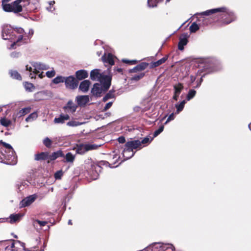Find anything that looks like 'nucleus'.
I'll return each mask as SVG.
<instances>
[{"instance_id":"obj_1","label":"nucleus","mask_w":251,"mask_h":251,"mask_svg":"<svg viewBox=\"0 0 251 251\" xmlns=\"http://www.w3.org/2000/svg\"><path fill=\"white\" fill-rule=\"evenodd\" d=\"M24 34H26L24 29L20 27H12L10 25H6L2 27L3 39L11 40L13 42L9 48V49H14L15 46L21 45V42L26 40L25 38H24Z\"/></svg>"},{"instance_id":"obj_2","label":"nucleus","mask_w":251,"mask_h":251,"mask_svg":"<svg viewBox=\"0 0 251 251\" xmlns=\"http://www.w3.org/2000/svg\"><path fill=\"white\" fill-rule=\"evenodd\" d=\"M1 144L5 147V150L3 152L1 151V155H0V159L1 162L6 160V162H4L6 164L13 165L17 163V158L16 153L12 147V146L5 142H1Z\"/></svg>"},{"instance_id":"obj_3","label":"nucleus","mask_w":251,"mask_h":251,"mask_svg":"<svg viewBox=\"0 0 251 251\" xmlns=\"http://www.w3.org/2000/svg\"><path fill=\"white\" fill-rule=\"evenodd\" d=\"M111 76H106L102 79L100 83L94 84L91 90L92 94L97 97H100L101 94L107 91L111 85Z\"/></svg>"},{"instance_id":"obj_4","label":"nucleus","mask_w":251,"mask_h":251,"mask_svg":"<svg viewBox=\"0 0 251 251\" xmlns=\"http://www.w3.org/2000/svg\"><path fill=\"white\" fill-rule=\"evenodd\" d=\"M141 146L140 141L135 140L127 142L123 151V156L127 160L132 157L135 154L133 151Z\"/></svg>"},{"instance_id":"obj_5","label":"nucleus","mask_w":251,"mask_h":251,"mask_svg":"<svg viewBox=\"0 0 251 251\" xmlns=\"http://www.w3.org/2000/svg\"><path fill=\"white\" fill-rule=\"evenodd\" d=\"M32 66L27 65L25 66L26 71L29 72V76L31 78H35V76L40 70H46L49 68V67L43 63L40 62H32Z\"/></svg>"},{"instance_id":"obj_6","label":"nucleus","mask_w":251,"mask_h":251,"mask_svg":"<svg viewBox=\"0 0 251 251\" xmlns=\"http://www.w3.org/2000/svg\"><path fill=\"white\" fill-rule=\"evenodd\" d=\"M221 8H225L224 12H218V19L226 24H228L236 19V16L233 11L226 7H221Z\"/></svg>"},{"instance_id":"obj_7","label":"nucleus","mask_w":251,"mask_h":251,"mask_svg":"<svg viewBox=\"0 0 251 251\" xmlns=\"http://www.w3.org/2000/svg\"><path fill=\"white\" fill-rule=\"evenodd\" d=\"M100 146L91 144H79L76 145V152L79 154H84L87 151L97 149Z\"/></svg>"},{"instance_id":"obj_8","label":"nucleus","mask_w":251,"mask_h":251,"mask_svg":"<svg viewBox=\"0 0 251 251\" xmlns=\"http://www.w3.org/2000/svg\"><path fill=\"white\" fill-rule=\"evenodd\" d=\"M3 10L7 12H13L14 13H18L23 10L22 5L15 4V1L11 4L5 3L2 4Z\"/></svg>"},{"instance_id":"obj_9","label":"nucleus","mask_w":251,"mask_h":251,"mask_svg":"<svg viewBox=\"0 0 251 251\" xmlns=\"http://www.w3.org/2000/svg\"><path fill=\"white\" fill-rule=\"evenodd\" d=\"M64 82L66 88L73 90L76 88L78 84V80L72 75L65 77Z\"/></svg>"},{"instance_id":"obj_10","label":"nucleus","mask_w":251,"mask_h":251,"mask_svg":"<svg viewBox=\"0 0 251 251\" xmlns=\"http://www.w3.org/2000/svg\"><path fill=\"white\" fill-rule=\"evenodd\" d=\"M106 76H110L109 75H104L103 74H101L100 72V70L99 69H94L91 71L90 73V78L93 80H99L100 82H101L102 79Z\"/></svg>"},{"instance_id":"obj_11","label":"nucleus","mask_w":251,"mask_h":251,"mask_svg":"<svg viewBox=\"0 0 251 251\" xmlns=\"http://www.w3.org/2000/svg\"><path fill=\"white\" fill-rule=\"evenodd\" d=\"M77 106L72 100H69L67 104L63 106V109L67 113L73 114L75 112Z\"/></svg>"},{"instance_id":"obj_12","label":"nucleus","mask_w":251,"mask_h":251,"mask_svg":"<svg viewBox=\"0 0 251 251\" xmlns=\"http://www.w3.org/2000/svg\"><path fill=\"white\" fill-rule=\"evenodd\" d=\"M114 56L111 53L106 54L105 53L102 56L101 59L105 66L108 65L111 66L114 64Z\"/></svg>"},{"instance_id":"obj_13","label":"nucleus","mask_w":251,"mask_h":251,"mask_svg":"<svg viewBox=\"0 0 251 251\" xmlns=\"http://www.w3.org/2000/svg\"><path fill=\"white\" fill-rule=\"evenodd\" d=\"M36 196L34 195H30L23 199L20 203V207L28 206L33 202L36 200Z\"/></svg>"},{"instance_id":"obj_14","label":"nucleus","mask_w":251,"mask_h":251,"mask_svg":"<svg viewBox=\"0 0 251 251\" xmlns=\"http://www.w3.org/2000/svg\"><path fill=\"white\" fill-rule=\"evenodd\" d=\"M188 36L187 34H183L181 35L179 39L178 43V49L180 50H183L184 46H186L188 42Z\"/></svg>"},{"instance_id":"obj_15","label":"nucleus","mask_w":251,"mask_h":251,"mask_svg":"<svg viewBox=\"0 0 251 251\" xmlns=\"http://www.w3.org/2000/svg\"><path fill=\"white\" fill-rule=\"evenodd\" d=\"M75 100L78 105L83 106L89 102V98L87 95L78 96L76 97Z\"/></svg>"},{"instance_id":"obj_16","label":"nucleus","mask_w":251,"mask_h":251,"mask_svg":"<svg viewBox=\"0 0 251 251\" xmlns=\"http://www.w3.org/2000/svg\"><path fill=\"white\" fill-rule=\"evenodd\" d=\"M22 215L20 213L11 214L9 218L7 219V221L11 224L18 222L20 221Z\"/></svg>"},{"instance_id":"obj_17","label":"nucleus","mask_w":251,"mask_h":251,"mask_svg":"<svg viewBox=\"0 0 251 251\" xmlns=\"http://www.w3.org/2000/svg\"><path fill=\"white\" fill-rule=\"evenodd\" d=\"M226 10L225 8L219 7V8L207 10L206 11H205L204 12H202L200 13L199 14L201 15L209 16L210 15H211V14H213L214 13H216L218 14V12H224V11H223V10Z\"/></svg>"},{"instance_id":"obj_18","label":"nucleus","mask_w":251,"mask_h":251,"mask_svg":"<svg viewBox=\"0 0 251 251\" xmlns=\"http://www.w3.org/2000/svg\"><path fill=\"white\" fill-rule=\"evenodd\" d=\"M91 85V82L89 80H84L81 82L79 86V90L83 93H86L89 90Z\"/></svg>"},{"instance_id":"obj_19","label":"nucleus","mask_w":251,"mask_h":251,"mask_svg":"<svg viewBox=\"0 0 251 251\" xmlns=\"http://www.w3.org/2000/svg\"><path fill=\"white\" fill-rule=\"evenodd\" d=\"M75 76L78 80H82L88 76V73L86 70H80L75 72Z\"/></svg>"},{"instance_id":"obj_20","label":"nucleus","mask_w":251,"mask_h":251,"mask_svg":"<svg viewBox=\"0 0 251 251\" xmlns=\"http://www.w3.org/2000/svg\"><path fill=\"white\" fill-rule=\"evenodd\" d=\"M70 119V116L68 114H60L58 118H55L54 122L56 124H63L65 121Z\"/></svg>"},{"instance_id":"obj_21","label":"nucleus","mask_w":251,"mask_h":251,"mask_svg":"<svg viewBox=\"0 0 251 251\" xmlns=\"http://www.w3.org/2000/svg\"><path fill=\"white\" fill-rule=\"evenodd\" d=\"M149 65V63L146 62H142L138 64L135 67H134L131 70V72L135 73L139 71H142L144 70L147 68Z\"/></svg>"},{"instance_id":"obj_22","label":"nucleus","mask_w":251,"mask_h":251,"mask_svg":"<svg viewBox=\"0 0 251 251\" xmlns=\"http://www.w3.org/2000/svg\"><path fill=\"white\" fill-rule=\"evenodd\" d=\"M49 159V153L47 152H42L35 155V160L37 161L45 160Z\"/></svg>"},{"instance_id":"obj_23","label":"nucleus","mask_w":251,"mask_h":251,"mask_svg":"<svg viewBox=\"0 0 251 251\" xmlns=\"http://www.w3.org/2000/svg\"><path fill=\"white\" fill-rule=\"evenodd\" d=\"M64 154L63 151L61 150L57 151L52 152L50 155H49V159L53 161L59 157H63Z\"/></svg>"},{"instance_id":"obj_24","label":"nucleus","mask_w":251,"mask_h":251,"mask_svg":"<svg viewBox=\"0 0 251 251\" xmlns=\"http://www.w3.org/2000/svg\"><path fill=\"white\" fill-rule=\"evenodd\" d=\"M151 107V104L147 102V106L140 105L136 106L134 107L133 110L135 112H138L140 111L142 112H145L148 110Z\"/></svg>"},{"instance_id":"obj_25","label":"nucleus","mask_w":251,"mask_h":251,"mask_svg":"<svg viewBox=\"0 0 251 251\" xmlns=\"http://www.w3.org/2000/svg\"><path fill=\"white\" fill-rule=\"evenodd\" d=\"M9 74L11 78L17 80H22L21 75L16 70H11L9 72Z\"/></svg>"},{"instance_id":"obj_26","label":"nucleus","mask_w":251,"mask_h":251,"mask_svg":"<svg viewBox=\"0 0 251 251\" xmlns=\"http://www.w3.org/2000/svg\"><path fill=\"white\" fill-rule=\"evenodd\" d=\"M168 56L167 55L156 62H152L151 64V67L154 68L159 66L164 63L168 59Z\"/></svg>"},{"instance_id":"obj_27","label":"nucleus","mask_w":251,"mask_h":251,"mask_svg":"<svg viewBox=\"0 0 251 251\" xmlns=\"http://www.w3.org/2000/svg\"><path fill=\"white\" fill-rule=\"evenodd\" d=\"M183 85L182 83H178L174 85V93L180 95L181 91L183 89Z\"/></svg>"},{"instance_id":"obj_28","label":"nucleus","mask_w":251,"mask_h":251,"mask_svg":"<svg viewBox=\"0 0 251 251\" xmlns=\"http://www.w3.org/2000/svg\"><path fill=\"white\" fill-rule=\"evenodd\" d=\"M186 103L185 100H182L180 103L176 104L175 106L176 108V113L178 114L182 111L184 108L185 104Z\"/></svg>"},{"instance_id":"obj_29","label":"nucleus","mask_w":251,"mask_h":251,"mask_svg":"<svg viewBox=\"0 0 251 251\" xmlns=\"http://www.w3.org/2000/svg\"><path fill=\"white\" fill-rule=\"evenodd\" d=\"M115 91L114 90H110L106 94V95L103 98L102 100L104 102L106 101L109 99H113L115 98L114 95Z\"/></svg>"},{"instance_id":"obj_30","label":"nucleus","mask_w":251,"mask_h":251,"mask_svg":"<svg viewBox=\"0 0 251 251\" xmlns=\"http://www.w3.org/2000/svg\"><path fill=\"white\" fill-rule=\"evenodd\" d=\"M160 248L162 251H165L169 249H171L172 251L175 250V247L172 244L162 243Z\"/></svg>"},{"instance_id":"obj_31","label":"nucleus","mask_w":251,"mask_h":251,"mask_svg":"<svg viewBox=\"0 0 251 251\" xmlns=\"http://www.w3.org/2000/svg\"><path fill=\"white\" fill-rule=\"evenodd\" d=\"M24 87H25V89L26 90V91H28V92L33 91V90H34V88H35V87L32 83H29L28 82H25L24 83Z\"/></svg>"},{"instance_id":"obj_32","label":"nucleus","mask_w":251,"mask_h":251,"mask_svg":"<svg viewBox=\"0 0 251 251\" xmlns=\"http://www.w3.org/2000/svg\"><path fill=\"white\" fill-rule=\"evenodd\" d=\"M162 0H148V5L149 7L153 8L157 6V3Z\"/></svg>"},{"instance_id":"obj_33","label":"nucleus","mask_w":251,"mask_h":251,"mask_svg":"<svg viewBox=\"0 0 251 251\" xmlns=\"http://www.w3.org/2000/svg\"><path fill=\"white\" fill-rule=\"evenodd\" d=\"M67 162H73L75 160V156L71 152H68L65 156Z\"/></svg>"},{"instance_id":"obj_34","label":"nucleus","mask_w":251,"mask_h":251,"mask_svg":"<svg viewBox=\"0 0 251 251\" xmlns=\"http://www.w3.org/2000/svg\"><path fill=\"white\" fill-rule=\"evenodd\" d=\"M65 77L62 76H57L52 80V82L54 84H58L61 82H64Z\"/></svg>"},{"instance_id":"obj_35","label":"nucleus","mask_w":251,"mask_h":251,"mask_svg":"<svg viewBox=\"0 0 251 251\" xmlns=\"http://www.w3.org/2000/svg\"><path fill=\"white\" fill-rule=\"evenodd\" d=\"M31 108L29 107L22 109L19 111L18 114L19 117H22L30 112Z\"/></svg>"},{"instance_id":"obj_36","label":"nucleus","mask_w":251,"mask_h":251,"mask_svg":"<svg viewBox=\"0 0 251 251\" xmlns=\"http://www.w3.org/2000/svg\"><path fill=\"white\" fill-rule=\"evenodd\" d=\"M0 124L5 127L9 126L11 124L10 120L7 119L5 118H2L0 120Z\"/></svg>"},{"instance_id":"obj_37","label":"nucleus","mask_w":251,"mask_h":251,"mask_svg":"<svg viewBox=\"0 0 251 251\" xmlns=\"http://www.w3.org/2000/svg\"><path fill=\"white\" fill-rule=\"evenodd\" d=\"M199 26L196 23L194 22L189 27V30L191 33H195L199 29Z\"/></svg>"},{"instance_id":"obj_38","label":"nucleus","mask_w":251,"mask_h":251,"mask_svg":"<svg viewBox=\"0 0 251 251\" xmlns=\"http://www.w3.org/2000/svg\"><path fill=\"white\" fill-rule=\"evenodd\" d=\"M196 91L194 89H191L188 92L187 96H186V100H190L192 99H193L196 95Z\"/></svg>"},{"instance_id":"obj_39","label":"nucleus","mask_w":251,"mask_h":251,"mask_svg":"<svg viewBox=\"0 0 251 251\" xmlns=\"http://www.w3.org/2000/svg\"><path fill=\"white\" fill-rule=\"evenodd\" d=\"M33 34H34V30H33V29H32V28L29 29L27 35L26 36H25V37L24 36V38H25L26 40L25 41L23 40L21 42V43H26L27 42V40H28V39H30L32 37V36H33Z\"/></svg>"},{"instance_id":"obj_40","label":"nucleus","mask_w":251,"mask_h":251,"mask_svg":"<svg viewBox=\"0 0 251 251\" xmlns=\"http://www.w3.org/2000/svg\"><path fill=\"white\" fill-rule=\"evenodd\" d=\"M37 117V114L36 112H33L30 114L25 119V121L27 122H31L36 119Z\"/></svg>"},{"instance_id":"obj_41","label":"nucleus","mask_w":251,"mask_h":251,"mask_svg":"<svg viewBox=\"0 0 251 251\" xmlns=\"http://www.w3.org/2000/svg\"><path fill=\"white\" fill-rule=\"evenodd\" d=\"M145 75L144 73H140L139 74L135 75L131 77L132 80L138 81L142 78Z\"/></svg>"},{"instance_id":"obj_42","label":"nucleus","mask_w":251,"mask_h":251,"mask_svg":"<svg viewBox=\"0 0 251 251\" xmlns=\"http://www.w3.org/2000/svg\"><path fill=\"white\" fill-rule=\"evenodd\" d=\"M82 123H80L79 122L75 121H71L68 122L67 123V125L69 126H80L82 124Z\"/></svg>"},{"instance_id":"obj_43","label":"nucleus","mask_w":251,"mask_h":251,"mask_svg":"<svg viewBox=\"0 0 251 251\" xmlns=\"http://www.w3.org/2000/svg\"><path fill=\"white\" fill-rule=\"evenodd\" d=\"M153 138H151V137L148 136L145 137L141 141V145L142 144H148L151 142Z\"/></svg>"},{"instance_id":"obj_44","label":"nucleus","mask_w":251,"mask_h":251,"mask_svg":"<svg viewBox=\"0 0 251 251\" xmlns=\"http://www.w3.org/2000/svg\"><path fill=\"white\" fill-rule=\"evenodd\" d=\"M43 144L47 148H50L52 144V141L50 138L46 137L43 140Z\"/></svg>"},{"instance_id":"obj_45","label":"nucleus","mask_w":251,"mask_h":251,"mask_svg":"<svg viewBox=\"0 0 251 251\" xmlns=\"http://www.w3.org/2000/svg\"><path fill=\"white\" fill-rule=\"evenodd\" d=\"M164 126L161 125L159 126V128L157 130H156L153 133V138L156 137L159 134H160L164 130Z\"/></svg>"},{"instance_id":"obj_46","label":"nucleus","mask_w":251,"mask_h":251,"mask_svg":"<svg viewBox=\"0 0 251 251\" xmlns=\"http://www.w3.org/2000/svg\"><path fill=\"white\" fill-rule=\"evenodd\" d=\"M36 224H38L40 225V227H42L46 225V224H47V222L42 221L39 220H36L33 222V225L34 226H36Z\"/></svg>"},{"instance_id":"obj_47","label":"nucleus","mask_w":251,"mask_h":251,"mask_svg":"<svg viewBox=\"0 0 251 251\" xmlns=\"http://www.w3.org/2000/svg\"><path fill=\"white\" fill-rule=\"evenodd\" d=\"M142 251H159V250L157 247L152 246L147 247L146 249Z\"/></svg>"},{"instance_id":"obj_48","label":"nucleus","mask_w":251,"mask_h":251,"mask_svg":"<svg viewBox=\"0 0 251 251\" xmlns=\"http://www.w3.org/2000/svg\"><path fill=\"white\" fill-rule=\"evenodd\" d=\"M205 75V74H203V75H201V73H200V75H201V77H200V79H199V80H198L197 81V82H196V83H197V85H196V86L195 87V88H199V87L201 86V82H202V81H203V79H202V78H203V77H204V76Z\"/></svg>"},{"instance_id":"obj_49","label":"nucleus","mask_w":251,"mask_h":251,"mask_svg":"<svg viewBox=\"0 0 251 251\" xmlns=\"http://www.w3.org/2000/svg\"><path fill=\"white\" fill-rule=\"evenodd\" d=\"M201 72H200V70H199L197 73V74H195L194 75H191L190 77V82L191 83L194 82V81L196 80L197 77L200 75V74L201 73Z\"/></svg>"},{"instance_id":"obj_50","label":"nucleus","mask_w":251,"mask_h":251,"mask_svg":"<svg viewBox=\"0 0 251 251\" xmlns=\"http://www.w3.org/2000/svg\"><path fill=\"white\" fill-rule=\"evenodd\" d=\"M63 172L62 170H59L57 171L54 174V177L56 179H61L62 175H63Z\"/></svg>"},{"instance_id":"obj_51","label":"nucleus","mask_w":251,"mask_h":251,"mask_svg":"<svg viewBox=\"0 0 251 251\" xmlns=\"http://www.w3.org/2000/svg\"><path fill=\"white\" fill-rule=\"evenodd\" d=\"M46 74V75L49 78H51V77H53L55 75V72L54 71L52 70V71L47 72Z\"/></svg>"},{"instance_id":"obj_52","label":"nucleus","mask_w":251,"mask_h":251,"mask_svg":"<svg viewBox=\"0 0 251 251\" xmlns=\"http://www.w3.org/2000/svg\"><path fill=\"white\" fill-rule=\"evenodd\" d=\"M174 119H175V115H174V114L173 113L169 116L166 121L165 122L164 124H165V125L167 124L168 123H169L171 121L173 120Z\"/></svg>"},{"instance_id":"obj_53","label":"nucleus","mask_w":251,"mask_h":251,"mask_svg":"<svg viewBox=\"0 0 251 251\" xmlns=\"http://www.w3.org/2000/svg\"><path fill=\"white\" fill-rule=\"evenodd\" d=\"M21 55V53L19 52L13 51L11 53L10 56L13 58H17L19 57Z\"/></svg>"},{"instance_id":"obj_54","label":"nucleus","mask_w":251,"mask_h":251,"mask_svg":"<svg viewBox=\"0 0 251 251\" xmlns=\"http://www.w3.org/2000/svg\"><path fill=\"white\" fill-rule=\"evenodd\" d=\"M113 101H109V102L107 103L103 108V111H106L109 109L111 107Z\"/></svg>"},{"instance_id":"obj_55","label":"nucleus","mask_w":251,"mask_h":251,"mask_svg":"<svg viewBox=\"0 0 251 251\" xmlns=\"http://www.w3.org/2000/svg\"><path fill=\"white\" fill-rule=\"evenodd\" d=\"M118 141L120 143H124L126 142L125 138L124 136H120L118 138Z\"/></svg>"},{"instance_id":"obj_56","label":"nucleus","mask_w":251,"mask_h":251,"mask_svg":"<svg viewBox=\"0 0 251 251\" xmlns=\"http://www.w3.org/2000/svg\"><path fill=\"white\" fill-rule=\"evenodd\" d=\"M20 245L23 248V249L24 251H30L29 250H28V249H26L25 248V244L23 242H22L20 241H17Z\"/></svg>"},{"instance_id":"obj_57","label":"nucleus","mask_w":251,"mask_h":251,"mask_svg":"<svg viewBox=\"0 0 251 251\" xmlns=\"http://www.w3.org/2000/svg\"><path fill=\"white\" fill-rule=\"evenodd\" d=\"M147 102H149L151 105V102L149 100H144L140 103L141 105L147 106Z\"/></svg>"},{"instance_id":"obj_58","label":"nucleus","mask_w":251,"mask_h":251,"mask_svg":"<svg viewBox=\"0 0 251 251\" xmlns=\"http://www.w3.org/2000/svg\"><path fill=\"white\" fill-rule=\"evenodd\" d=\"M25 185L26 184L25 183V182H22L20 186L18 185V189L20 191H21L24 189V187H25Z\"/></svg>"},{"instance_id":"obj_59","label":"nucleus","mask_w":251,"mask_h":251,"mask_svg":"<svg viewBox=\"0 0 251 251\" xmlns=\"http://www.w3.org/2000/svg\"><path fill=\"white\" fill-rule=\"evenodd\" d=\"M123 62H125L126 63H128L129 62H133V64H135L136 62V60L129 61L128 60L123 59Z\"/></svg>"},{"instance_id":"obj_60","label":"nucleus","mask_w":251,"mask_h":251,"mask_svg":"<svg viewBox=\"0 0 251 251\" xmlns=\"http://www.w3.org/2000/svg\"><path fill=\"white\" fill-rule=\"evenodd\" d=\"M179 96V94H176V93H174L173 98L174 100L176 101L178 100V98Z\"/></svg>"},{"instance_id":"obj_61","label":"nucleus","mask_w":251,"mask_h":251,"mask_svg":"<svg viewBox=\"0 0 251 251\" xmlns=\"http://www.w3.org/2000/svg\"><path fill=\"white\" fill-rule=\"evenodd\" d=\"M43 74L44 73L42 72L41 73L39 72V73H38L37 75H38L39 77H40V78H42L44 76Z\"/></svg>"},{"instance_id":"obj_62","label":"nucleus","mask_w":251,"mask_h":251,"mask_svg":"<svg viewBox=\"0 0 251 251\" xmlns=\"http://www.w3.org/2000/svg\"><path fill=\"white\" fill-rule=\"evenodd\" d=\"M47 10L50 11V12H52L54 10L55 8H52L51 7V6L50 5V7H47Z\"/></svg>"},{"instance_id":"obj_63","label":"nucleus","mask_w":251,"mask_h":251,"mask_svg":"<svg viewBox=\"0 0 251 251\" xmlns=\"http://www.w3.org/2000/svg\"><path fill=\"white\" fill-rule=\"evenodd\" d=\"M107 164H108L109 166V167H110V168H114V167H116L118 166V165H119V164H118V165H115V166H113V165H112V164H109L108 162H107Z\"/></svg>"},{"instance_id":"obj_64","label":"nucleus","mask_w":251,"mask_h":251,"mask_svg":"<svg viewBox=\"0 0 251 251\" xmlns=\"http://www.w3.org/2000/svg\"><path fill=\"white\" fill-rule=\"evenodd\" d=\"M11 0H2V4L7 3V2L10 1Z\"/></svg>"}]
</instances>
